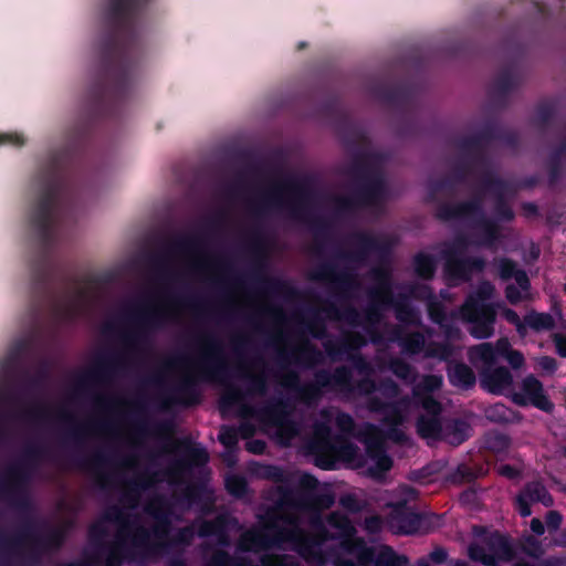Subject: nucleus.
<instances>
[{
    "label": "nucleus",
    "instance_id": "nucleus-1",
    "mask_svg": "<svg viewBox=\"0 0 566 566\" xmlns=\"http://www.w3.org/2000/svg\"><path fill=\"white\" fill-rule=\"evenodd\" d=\"M492 293L493 287L490 284H483L480 291L470 296L462 307L461 315L472 324L470 332L476 338L488 337L492 333L494 311L489 302Z\"/></svg>",
    "mask_w": 566,
    "mask_h": 566
},
{
    "label": "nucleus",
    "instance_id": "nucleus-2",
    "mask_svg": "<svg viewBox=\"0 0 566 566\" xmlns=\"http://www.w3.org/2000/svg\"><path fill=\"white\" fill-rule=\"evenodd\" d=\"M471 356L474 360L480 359L485 364L493 363L496 356H503L513 368L521 367L524 361L521 353L511 349L506 338L500 339L495 348L490 344H481L471 350Z\"/></svg>",
    "mask_w": 566,
    "mask_h": 566
},
{
    "label": "nucleus",
    "instance_id": "nucleus-3",
    "mask_svg": "<svg viewBox=\"0 0 566 566\" xmlns=\"http://www.w3.org/2000/svg\"><path fill=\"white\" fill-rule=\"evenodd\" d=\"M500 274L502 277H514L515 280V284H510L506 287V296L511 302H520L527 296L528 280L524 272L515 270L513 263L504 260L500 263Z\"/></svg>",
    "mask_w": 566,
    "mask_h": 566
},
{
    "label": "nucleus",
    "instance_id": "nucleus-4",
    "mask_svg": "<svg viewBox=\"0 0 566 566\" xmlns=\"http://www.w3.org/2000/svg\"><path fill=\"white\" fill-rule=\"evenodd\" d=\"M514 400L521 405L532 403L543 410H549L552 407L543 392L541 382L534 377H526L524 379L522 392L515 394Z\"/></svg>",
    "mask_w": 566,
    "mask_h": 566
},
{
    "label": "nucleus",
    "instance_id": "nucleus-5",
    "mask_svg": "<svg viewBox=\"0 0 566 566\" xmlns=\"http://www.w3.org/2000/svg\"><path fill=\"white\" fill-rule=\"evenodd\" d=\"M481 384L490 392L502 394L510 389L512 376L505 368H488L481 376Z\"/></svg>",
    "mask_w": 566,
    "mask_h": 566
},
{
    "label": "nucleus",
    "instance_id": "nucleus-6",
    "mask_svg": "<svg viewBox=\"0 0 566 566\" xmlns=\"http://www.w3.org/2000/svg\"><path fill=\"white\" fill-rule=\"evenodd\" d=\"M451 382L459 387H468L474 382V375L464 365H455L449 371Z\"/></svg>",
    "mask_w": 566,
    "mask_h": 566
},
{
    "label": "nucleus",
    "instance_id": "nucleus-7",
    "mask_svg": "<svg viewBox=\"0 0 566 566\" xmlns=\"http://www.w3.org/2000/svg\"><path fill=\"white\" fill-rule=\"evenodd\" d=\"M28 137L22 132H0V147L10 146L20 149L27 145Z\"/></svg>",
    "mask_w": 566,
    "mask_h": 566
},
{
    "label": "nucleus",
    "instance_id": "nucleus-8",
    "mask_svg": "<svg viewBox=\"0 0 566 566\" xmlns=\"http://www.w3.org/2000/svg\"><path fill=\"white\" fill-rule=\"evenodd\" d=\"M554 325L551 316L541 313H531L525 318V327L528 326L535 331L549 329Z\"/></svg>",
    "mask_w": 566,
    "mask_h": 566
},
{
    "label": "nucleus",
    "instance_id": "nucleus-9",
    "mask_svg": "<svg viewBox=\"0 0 566 566\" xmlns=\"http://www.w3.org/2000/svg\"><path fill=\"white\" fill-rule=\"evenodd\" d=\"M524 492L530 496L531 502H542L545 505L552 504V500L546 490L539 483L528 485Z\"/></svg>",
    "mask_w": 566,
    "mask_h": 566
},
{
    "label": "nucleus",
    "instance_id": "nucleus-10",
    "mask_svg": "<svg viewBox=\"0 0 566 566\" xmlns=\"http://www.w3.org/2000/svg\"><path fill=\"white\" fill-rule=\"evenodd\" d=\"M370 460L373 461V463L377 465V468H374L373 464H369V469L373 472V474H378L380 472L387 471L391 467L390 459L385 454L371 457Z\"/></svg>",
    "mask_w": 566,
    "mask_h": 566
},
{
    "label": "nucleus",
    "instance_id": "nucleus-11",
    "mask_svg": "<svg viewBox=\"0 0 566 566\" xmlns=\"http://www.w3.org/2000/svg\"><path fill=\"white\" fill-rule=\"evenodd\" d=\"M416 270L421 276H429L433 271L432 262L427 256L416 259Z\"/></svg>",
    "mask_w": 566,
    "mask_h": 566
},
{
    "label": "nucleus",
    "instance_id": "nucleus-12",
    "mask_svg": "<svg viewBox=\"0 0 566 566\" xmlns=\"http://www.w3.org/2000/svg\"><path fill=\"white\" fill-rule=\"evenodd\" d=\"M470 557L474 560H480L484 565H491L493 563V557L486 555L483 549L479 546H471L469 548Z\"/></svg>",
    "mask_w": 566,
    "mask_h": 566
},
{
    "label": "nucleus",
    "instance_id": "nucleus-13",
    "mask_svg": "<svg viewBox=\"0 0 566 566\" xmlns=\"http://www.w3.org/2000/svg\"><path fill=\"white\" fill-rule=\"evenodd\" d=\"M530 496L523 492L518 497H517V510L518 512L521 513V515L523 516H527L531 514V509H530Z\"/></svg>",
    "mask_w": 566,
    "mask_h": 566
},
{
    "label": "nucleus",
    "instance_id": "nucleus-14",
    "mask_svg": "<svg viewBox=\"0 0 566 566\" xmlns=\"http://www.w3.org/2000/svg\"><path fill=\"white\" fill-rule=\"evenodd\" d=\"M442 378L440 376H429L421 382L423 390L433 391L441 386Z\"/></svg>",
    "mask_w": 566,
    "mask_h": 566
},
{
    "label": "nucleus",
    "instance_id": "nucleus-15",
    "mask_svg": "<svg viewBox=\"0 0 566 566\" xmlns=\"http://www.w3.org/2000/svg\"><path fill=\"white\" fill-rule=\"evenodd\" d=\"M504 317L516 325V328L518 331V333L521 335H524L525 334V324H522L518 319V316L516 315V313H514L513 311L511 310H505L504 313H503Z\"/></svg>",
    "mask_w": 566,
    "mask_h": 566
},
{
    "label": "nucleus",
    "instance_id": "nucleus-16",
    "mask_svg": "<svg viewBox=\"0 0 566 566\" xmlns=\"http://www.w3.org/2000/svg\"><path fill=\"white\" fill-rule=\"evenodd\" d=\"M421 405L429 413L434 415L439 411V403L430 396L422 397Z\"/></svg>",
    "mask_w": 566,
    "mask_h": 566
},
{
    "label": "nucleus",
    "instance_id": "nucleus-17",
    "mask_svg": "<svg viewBox=\"0 0 566 566\" xmlns=\"http://www.w3.org/2000/svg\"><path fill=\"white\" fill-rule=\"evenodd\" d=\"M554 342H555V345H556L557 353L560 356L566 357V335H564V334H556L554 336Z\"/></svg>",
    "mask_w": 566,
    "mask_h": 566
},
{
    "label": "nucleus",
    "instance_id": "nucleus-18",
    "mask_svg": "<svg viewBox=\"0 0 566 566\" xmlns=\"http://www.w3.org/2000/svg\"><path fill=\"white\" fill-rule=\"evenodd\" d=\"M227 488L233 494H240L243 491L242 482L237 478H231L227 480Z\"/></svg>",
    "mask_w": 566,
    "mask_h": 566
},
{
    "label": "nucleus",
    "instance_id": "nucleus-19",
    "mask_svg": "<svg viewBox=\"0 0 566 566\" xmlns=\"http://www.w3.org/2000/svg\"><path fill=\"white\" fill-rule=\"evenodd\" d=\"M537 364L542 369L546 371H553L556 368V363L551 357H541L537 359Z\"/></svg>",
    "mask_w": 566,
    "mask_h": 566
},
{
    "label": "nucleus",
    "instance_id": "nucleus-20",
    "mask_svg": "<svg viewBox=\"0 0 566 566\" xmlns=\"http://www.w3.org/2000/svg\"><path fill=\"white\" fill-rule=\"evenodd\" d=\"M219 439L227 447L232 446L234 442V436L229 429H222L219 434Z\"/></svg>",
    "mask_w": 566,
    "mask_h": 566
},
{
    "label": "nucleus",
    "instance_id": "nucleus-21",
    "mask_svg": "<svg viewBox=\"0 0 566 566\" xmlns=\"http://www.w3.org/2000/svg\"><path fill=\"white\" fill-rule=\"evenodd\" d=\"M546 523L549 527L556 528L560 523V515L557 512H549Z\"/></svg>",
    "mask_w": 566,
    "mask_h": 566
},
{
    "label": "nucleus",
    "instance_id": "nucleus-22",
    "mask_svg": "<svg viewBox=\"0 0 566 566\" xmlns=\"http://www.w3.org/2000/svg\"><path fill=\"white\" fill-rule=\"evenodd\" d=\"M381 556L385 558L387 566H395L396 563L394 560V553L389 548H384L381 551Z\"/></svg>",
    "mask_w": 566,
    "mask_h": 566
},
{
    "label": "nucleus",
    "instance_id": "nucleus-23",
    "mask_svg": "<svg viewBox=\"0 0 566 566\" xmlns=\"http://www.w3.org/2000/svg\"><path fill=\"white\" fill-rule=\"evenodd\" d=\"M531 528L536 534H543L544 533V525L538 518H533L531 522Z\"/></svg>",
    "mask_w": 566,
    "mask_h": 566
},
{
    "label": "nucleus",
    "instance_id": "nucleus-24",
    "mask_svg": "<svg viewBox=\"0 0 566 566\" xmlns=\"http://www.w3.org/2000/svg\"><path fill=\"white\" fill-rule=\"evenodd\" d=\"M419 431L424 437H429L434 431V428L431 424L428 428H426L424 424L421 422L419 423Z\"/></svg>",
    "mask_w": 566,
    "mask_h": 566
},
{
    "label": "nucleus",
    "instance_id": "nucleus-25",
    "mask_svg": "<svg viewBox=\"0 0 566 566\" xmlns=\"http://www.w3.org/2000/svg\"><path fill=\"white\" fill-rule=\"evenodd\" d=\"M499 472L503 475H506V476H512L513 475V470L506 465H501L499 468Z\"/></svg>",
    "mask_w": 566,
    "mask_h": 566
},
{
    "label": "nucleus",
    "instance_id": "nucleus-26",
    "mask_svg": "<svg viewBox=\"0 0 566 566\" xmlns=\"http://www.w3.org/2000/svg\"><path fill=\"white\" fill-rule=\"evenodd\" d=\"M339 422L342 423V426L344 428H350V424H352V420L349 417L347 416H340L339 417Z\"/></svg>",
    "mask_w": 566,
    "mask_h": 566
},
{
    "label": "nucleus",
    "instance_id": "nucleus-27",
    "mask_svg": "<svg viewBox=\"0 0 566 566\" xmlns=\"http://www.w3.org/2000/svg\"><path fill=\"white\" fill-rule=\"evenodd\" d=\"M249 448H250V450L258 452V451L262 450L263 444L260 442H254V443H251Z\"/></svg>",
    "mask_w": 566,
    "mask_h": 566
},
{
    "label": "nucleus",
    "instance_id": "nucleus-28",
    "mask_svg": "<svg viewBox=\"0 0 566 566\" xmlns=\"http://www.w3.org/2000/svg\"><path fill=\"white\" fill-rule=\"evenodd\" d=\"M208 457H207V453L205 451H201L200 453V460L201 461H207Z\"/></svg>",
    "mask_w": 566,
    "mask_h": 566
},
{
    "label": "nucleus",
    "instance_id": "nucleus-29",
    "mask_svg": "<svg viewBox=\"0 0 566 566\" xmlns=\"http://www.w3.org/2000/svg\"><path fill=\"white\" fill-rule=\"evenodd\" d=\"M500 419H501V420H509V417H506V416H504V415H503V416H501V417H500Z\"/></svg>",
    "mask_w": 566,
    "mask_h": 566
},
{
    "label": "nucleus",
    "instance_id": "nucleus-30",
    "mask_svg": "<svg viewBox=\"0 0 566 566\" xmlns=\"http://www.w3.org/2000/svg\"><path fill=\"white\" fill-rule=\"evenodd\" d=\"M408 518H410V520H416V516L410 515Z\"/></svg>",
    "mask_w": 566,
    "mask_h": 566
}]
</instances>
